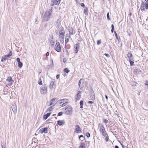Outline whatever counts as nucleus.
Returning a JSON list of instances; mask_svg holds the SVG:
<instances>
[{"label":"nucleus","instance_id":"393cba45","mask_svg":"<svg viewBox=\"0 0 148 148\" xmlns=\"http://www.w3.org/2000/svg\"><path fill=\"white\" fill-rule=\"evenodd\" d=\"M84 102L83 100H81L79 103V104L80 106V108H83V105Z\"/></svg>","mask_w":148,"mask_h":148},{"label":"nucleus","instance_id":"052dcab7","mask_svg":"<svg viewBox=\"0 0 148 148\" xmlns=\"http://www.w3.org/2000/svg\"><path fill=\"white\" fill-rule=\"evenodd\" d=\"M49 52H47V53H46V56H48L49 55Z\"/></svg>","mask_w":148,"mask_h":148},{"label":"nucleus","instance_id":"09e8293b","mask_svg":"<svg viewBox=\"0 0 148 148\" xmlns=\"http://www.w3.org/2000/svg\"><path fill=\"white\" fill-rule=\"evenodd\" d=\"M106 137L105 138V140L106 142H108V141L109 138L108 136H106Z\"/></svg>","mask_w":148,"mask_h":148},{"label":"nucleus","instance_id":"4be33fe9","mask_svg":"<svg viewBox=\"0 0 148 148\" xmlns=\"http://www.w3.org/2000/svg\"><path fill=\"white\" fill-rule=\"evenodd\" d=\"M140 70L139 69H135L134 70V73H141Z\"/></svg>","mask_w":148,"mask_h":148},{"label":"nucleus","instance_id":"f8f14e48","mask_svg":"<svg viewBox=\"0 0 148 148\" xmlns=\"http://www.w3.org/2000/svg\"><path fill=\"white\" fill-rule=\"evenodd\" d=\"M39 132L40 134L47 133V127H44L40 129L39 131Z\"/></svg>","mask_w":148,"mask_h":148},{"label":"nucleus","instance_id":"c756f323","mask_svg":"<svg viewBox=\"0 0 148 148\" xmlns=\"http://www.w3.org/2000/svg\"><path fill=\"white\" fill-rule=\"evenodd\" d=\"M111 32L112 33H113L114 32V25L113 24H112L111 25Z\"/></svg>","mask_w":148,"mask_h":148},{"label":"nucleus","instance_id":"e2e57ef3","mask_svg":"<svg viewBox=\"0 0 148 148\" xmlns=\"http://www.w3.org/2000/svg\"><path fill=\"white\" fill-rule=\"evenodd\" d=\"M105 97H106V98L107 99H108V96L106 95H105Z\"/></svg>","mask_w":148,"mask_h":148},{"label":"nucleus","instance_id":"4d7b16f0","mask_svg":"<svg viewBox=\"0 0 148 148\" xmlns=\"http://www.w3.org/2000/svg\"><path fill=\"white\" fill-rule=\"evenodd\" d=\"M145 84L146 85L148 86V81H147L145 82Z\"/></svg>","mask_w":148,"mask_h":148},{"label":"nucleus","instance_id":"cd10ccee","mask_svg":"<svg viewBox=\"0 0 148 148\" xmlns=\"http://www.w3.org/2000/svg\"><path fill=\"white\" fill-rule=\"evenodd\" d=\"M70 38H65V47L66 46V44L69 42V39Z\"/></svg>","mask_w":148,"mask_h":148},{"label":"nucleus","instance_id":"20e7f679","mask_svg":"<svg viewBox=\"0 0 148 148\" xmlns=\"http://www.w3.org/2000/svg\"><path fill=\"white\" fill-rule=\"evenodd\" d=\"M47 91V87L46 85H43L40 88V93L42 94H46Z\"/></svg>","mask_w":148,"mask_h":148},{"label":"nucleus","instance_id":"7ed1b4c3","mask_svg":"<svg viewBox=\"0 0 148 148\" xmlns=\"http://www.w3.org/2000/svg\"><path fill=\"white\" fill-rule=\"evenodd\" d=\"M68 99H64L58 100L57 102L58 103L60 104L61 106H64L68 103Z\"/></svg>","mask_w":148,"mask_h":148},{"label":"nucleus","instance_id":"1a4fd4ad","mask_svg":"<svg viewBox=\"0 0 148 148\" xmlns=\"http://www.w3.org/2000/svg\"><path fill=\"white\" fill-rule=\"evenodd\" d=\"M68 30L69 33V35H72L75 34V31L72 27H69Z\"/></svg>","mask_w":148,"mask_h":148},{"label":"nucleus","instance_id":"a18cd8bd","mask_svg":"<svg viewBox=\"0 0 148 148\" xmlns=\"http://www.w3.org/2000/svg\"><path fill=\"white\" fill-rule=\"evenodd\" d=\"M63 114V113L62 112H59L58 114V116H61Z\"/></svg>","mask_w":148,"mask_h":148},{"label":"nucleus","instance_id":"ddd939ff","mask_svg":"<svg viewBox=\"0 0 148 148\" xmlns=\"http://www.w3.org/2000/svg\"><path fill=\"white\" fill-rule=\"evenodd\" d=\"M75 132L77 133H80L81 132L80 128L78 125H76L75 126Z\"/></svg>","mask_w":148,"mask_h":148},{"label":"nucleus","instance_id":"39448f33","mask_svg":"<svg viewBox=\"0 0 148 148\" xmlns=\"http://www.w3.org/2000/svg\"><path fill=\"white\" fill-rule=\"evenodd\" d=\"M65 110V114L67 115L71 114L72 112V108L71 107L69 106L66 107Z\"/></svg>","mask_w":148,"mask_h":148},{"label":"nucleus","instance_id":"603ef678","mask_svg":"<svg viewBox=\"0 0 148 148\" xmlns=\"http://www.w3.org/2000/svg\"><path fill=\"white\" fill-rule=\"evenodd\" d=\"M16 60H17V62H18V63L20 62V58H16Z\"/></svg>","mask_w":148,"mask_h":148},{"label":"nucleus","instance_id":"8fccbe9b","mask_svg":"<svg viewBox=\"0 0 148 148\" xmlns=\"http://www.w3.org/2000/svg\"><path fill=\"white\" fill-rule=\"evenodd\" d=\"M82 79H80V80L79 81V82L78 83V85L79 86V87L80 86V85L81 84V81Z\"/></svg>","mask_w":148,"mask_h":148},{"label":"nucleus","instance_id":"ea45409f","mask_svg":"<svg viewBox=\"0 0 148 148\" xmlns=\"http://www.w3.org/2000/svg\"><path fill=\"white\" fill-rule=\"evenodd\" d=\"M103 122L105 123H107L108 122V120L105 119H103Z\"/></svg>","mask_w":148,"mask_h":148},{"label":"nucleus","instance_id":"423d86ee","mask_svg":"<svg viewBox=\"0 0 148 148\" xmlns=\"http://www.w3.org/2000/svg\"><path fill=\"white\" fill-rule=\"evenodd\" d=\"M59 37H64L65 34V31L64 28L62 27H61L59 31Z\"/></svg>","mask_w":148,"mask_h":148},{"label":"nucleus","instance_id":"79ce46f5","mask_svg":"<svg viewBox=\"0 0 148 148\" xmlns=\"http://www.w3.org/2000/svg\"><path fill=\"white\" fill-rule=\"evenodd\" d=\"M70 36L71 35H69L68 34H66V36H65V38H71Z\"/></svg>","mask_w":148,"mask_h":148},{"label":"nucleus","instance_id":"9b49d317","mask_svg":"<svg viewBox=\"0 0 148 148\" xmlns=\"http://www.w3.org/2000/svg\"><path fill=\"white\" fill-rule=\"evenodd\" d=\"M12 109L14 113L16 114L17 112V106L16 104H14L12 105Z\"/></svg>","mask_w":148,"mask_h":148},{"label":"nucleus","instance_id":"58836bf2","mask_svg":"<svg viewBox=\"0 0 148 148\" xmlns=\"http://www.w3.org/2000/svg\"><path fill=\"white\" fill-rule=\"evenodd\" d=\"M64 71L66 73H68L69 72V70L67 68H65L64 69Z\"/></svg>","mask_w":148,"mask_h":148},{"label":"nucleus","instance_id":"c03bdc74","mask_svg":"<svg viewBox=\"0 0 148 148\" xmlns=\"http://www.w3.org/2000/svg\"><path fill=\"white\" fill-rule=\"evenodd\" d=\"M56 99V98H53L51 99V102L53 103H54V101H55Z\"/></svg>","mask_w":148,"mask_h":148},{"label":"nucleus","instance_id":"4468645a","mask_svg":"<svg viewBox=\"0 0 148 148\" xmlns=\"http://www.w3.org/2000/svg\"><path fill=\"white\" fill-rule=\"evenodd\" d=\"M79 44H76L74 45L75 53H77L78 51V49L79 47Z\"/></svg>","mask_w":148,"mask_h":148},{"label":"nucleus","instance_id":"2f4dec72","mask_svg":"<svg viewBox=\"0 0 148 148\" xmlns=\"http://www.w3.org/2000/svg\"><path fill=\"white\" fill-rule=\"evenodd\" d=\"M132 60H129L130 65L131 66H132L134 65V62L133 61H132Z\"/></svg>","mask_w":148,"mask_h":148},{"label":"nucleus","instance_id":"6e6552de","mask_svg":"<svg viewBox=\"0 0 148 148\" xmlns=\"http://www.w3.org/2000/svg\"><path fill=\"white\" fill-rule=\"evenodd\" d=\"M55 49L58 52H60L61 51V48L60 43L58 42L56 43Z\"/></svg>","mask_w":148,"mask_h":148},{"label":"nucleus","instance_id":"f257e3e1","mask_svg":"<svg viewBox=\"0 0 148 148\" xmlns=\"http://www.w3.org/2000/svg\"><path fill=\"white\" fill-rule=\"evenodd\" d=\"M52 13V9H48L45 13L44 16L43 17V20L44 21H49L51 17Z\"/></svg>","mask_w":148,"mask_h":148},{"label":"nucleus","instance_id":"f3484780","mask_svg":"<svg viewBox=\"0 0 148 148\" xmlns=\"http://www.w3.org/2000/svg\"><path fill=\"white\" fill-rule=\"evenodd\" d=\"M92 91L90 93L91 96L90 97V98L92 100H94L95 99V96L94 94V92L93 91V90H92Z\"/></svg>","mask_w":148,"mask_h":148},{"label":"nucleus","instance_id":"13d9d810","mask_svg":"<svg viewBox=\"0 0 148 148\" xmlns=\"http://www.w3.org/2000/svg\"><path fill=\"white\" fill-rule=\"evenodd\" d=\"M4 57H5V58H6L7 57H10V56L9 55V54H7L4 56Z\"/></svg>","mask_w":148,"mask_h":148},{"label":"nucleus","instance_id":"dca6fc26","mask_svg":"<svg viewBox=\"0 0 148 148\" xmlns=\"http://www.w3.org/2000/svg\"><path fill=\"white\" fill-rule=\"evenodd\" d=\"M127 56L129 58V60H134V58L133 57V55L131 53L129 52L127 54Z\"/></svg>","mask_w":148,"mask_h":148},{"label":"nucleus","instance_id":"f704fd0d","mask_svg":"<svg viewBox=\"0 0 148 148\" xmlns=\"http://www.w3.org/2000/svg\"><path fill=\"white\" fill-rule=\"evenodd\" d=\"M114 32L115 35V36L116 37V40H119V38L118 37V35H117V34L116 32L115 31H114Z\"/></svg>","mask_w":148,"mask_h":148},{"label":"nucleus","instance_id":"0eeeda50","mask_svg":"<svg viewBox=\"0 0 148 148\" xmlns=\"http://www.w3.org/2000/svg\"><path fill=\"white\" fill-rule=\"evenodd\" d=\"M82 92L80 91H79L77 94L75 95V100L77 101L78 100H79L81 97V94Z\"/></svg>","mask_w":148,"mask_h":148},{"label":"nucleus","instance_id":"69168bd1","mask_svg":"<svg viewBox=\"0 0 148 148\" xmlns=\"http://www.w3.org/2000/svg\"><path fill=\"white\" fill-rule=\"evenodd\" d=\"M53 104V103L51 102V103L50 104V106H51Z\"/></svg>","mask_w":148,"mask_h":148},{"label":"nucleus","instance_id":"f03ea898","mask_svg":"<svg viewBox=\"0 0 148 148\" xmlns=\"http://www.w3.org/2000/svg\"><path fill=\"white\" fill-rule=\"evenodd\" d=\"M98 127L100 132L102 133V135L103 136L105 137L108 135L105 128L102 125L101 123H99L98 125Z\"/></svg>","mask_w":148,"mask_h":148},{"label":"nucleus","instance_id":"3c124183","mask_svg":"<svg viewBox=\"0 0 148 148\" xmlns=\"http://www.w3.org/2000/svg\"><path fill=\"white\" fill-rule=\"evenodd\" d=\"M121 144L122 145V147L123 148H128V147L125 146H124L123 145L122 143H121Z\"/></svg>","mask_w":148,"mask_h":148},{"label":"nucleus","instance_id":"a211bd4d","mask_svg":"<svg viewBox=\"0 0 148 148\" xmlns=\"http://www.w3.org/2000/svg\"><path fill=\"white\" fill-rule=\"evenodd\" d=\"M65 122L64 120H59L57 121L58 124L60 126L63 125L65 124Z\"/></svg>","mask_w":148,"mask_h":148},{"label":"nucleus","instance_id":"a878e982","mask_svg":"<svg viewBox=\"0 0 148 148\" xmlns=\"http://www.w3.org/2000/svg\"><path fill=\"white\" fill-rule=\"evenodd\" d=\"M38 83L40 85H42V82L41 79L40 77L39 78V80L38 81Z\"/></svg>","mask_w":148,"mask_h":148},{"label":"nucleus","instance_id":"6e6d98bb","mask_svg":"<svg viewBox=\"0 0 148 148\" xmlns=\"http://www.w3.org/2000/svg\"><path fill=\"white\" fill-rule=\"evenodd\" d=\"M60 75L59 74H58L56 76V78L57 79H58L59 78Z\"/></svg>","mask_w":148,"mask_h":148},{"label":"nucleus","instance_id":"412c9836","mask_svg":"<svg viewBox=\"0 0 148 148\" xmlns=\"http://www.w3.org/2000/svg\"><path fill=\"white\" fill-rule=\"evenodd\" d=\"M88 9L87 7H85L84 10V13L86 15H88Z\"/></svg>","mask_w":148,"mask_h":148},{"label":"nucleus","instance_id":"4c0bfd02","mask_svg":"<svg viewBox=\"0 0 148 148\" xmlns=\"http://www.w3.org/2000/svg\"><path fill=\"white\" fill-rule=\"evenodd\" d=\"M107 19H108V21L110 20V18L109 17V12H108L107 14Z\"/></svg>","mask_w":148,"mask_h":148},{"label":"nucleus","instance_id":"6ab92c4d","mask_svg":"<svg viewBox=\"0 0 148 148\" xmlns=\"http://www.w3.org/2000/svg\"><path fill=\"white\" fill-rule=\"evenodd\" d=\"M51 114V113H47L45 114L43 116V119L44 120H46L47 119L48 117H49Z\"/></svg>","mask_w":148,"mask_h":148},{"label":"nucleus","instance_id":"2eb2a0df","mask_svg":"<svg viewBox=\"0 0 148 148\" xmlns=\"http://www.w3.org/2000/svg\"><path fill=\"white\" fill-rule=\"evenodd\" d=\"M49 40L51 45L53 46L54 45L55 42L53 41V36L52 35L50 36Z\"/></svg>","mask_w":148,"mask_h":148},{"label":"nucleus","instance_id":"5701e85b","mask_svg":"<svg viewBox=\"0 0 148 148\" xmlns=\"http://www.w3.org/2000/svg\"><path fill=\"white\" fill-rule=\"evenodd\" d=\"M144 4L143 2H142L141 4V6L140 7V9L141 10H145V9L144 8Z\"/></svg>","mask_w":148,"mask_h":148},{"label":"nucleus","instance_id":"680f3d73","mask_svg":"<svg viewBox=\"0 0 148 148\" xmlns=\"http://www.w3.org/2000/svg\"><path fill=\"white\" fill-rule=\"evenodd\" d=\"M83 138V136L82 135H80L79 136V139H80V138Z\"/></svg>","mask_w":148,"mask_h":148},{"label":"nucleus","instance_id":"bf43d9fd","mask_svg":"<svg viewBox=\"0 0 148 148\" xmlns=\"http://www.w3.org/2000/svg\"><path fill=\"white\" fill-rule=\"evenodd\" d=\"M63 62L64 63H65L66 62V58H64L63 59Z\"/></svg>","mask_w":148,"mask_h":148},{"label":"nucleus","instance_id":"774afa93","mask_svg":"<svg viewBox=\"0 0 148 148\" xmlns=\"http://www.w3.org/2000/svg\"><path fill=\"white\" fill-rule=\"evenodd\" d=\"M51 61L52 62V63H53V60L52 59L51 60Z\"/></svg>","mask_w":148,"mask_h":148},{"label":"nucleus","instance_id":"bb28decb","mask_svg":"<svg viewBox=\"0 0 148 148\" xmlns=\"http://www.w3.org/2000/svg\"><path fill=\"white\" fill-rule=\"evenodd\" d=\"M18 67L20 68H21L23 66V63L21 62L18 63Z\"/></svg>","mask_w":148,"mask_h":148},{"label":"nucleus","instance_id":"37998d69","mask_svg":"<svg viewBox=\"0 0 148 148\" xmlns=\"http://www.w3.org/2000/svg\"><path fill=\"white\" fill-rule=\"evenodd\" d=\"M86 136L88 138H89L90 137V134L88 132H87L86 134Z\"/></svg>","mask_w":148,"mask_h":148},{"label":"nucleus","instance_id":"5fc2aeb1","mask_svg":"<svg viewBox=\"0 0 148 148\" xmlns=\"http://www.w3.org/2000/svg\"><path fill=\"white\" fill-rule=\"evenodd\" d=\"M88 103L90 104H92L94 103V102L91 101H88Z\"/></svg>","mask_w":148,"mask_h":148},{"label":"nucleus","instance_id":"7c9ffc66","mask_svg":"<svg viewBox=\"0 0 148 148\" xmlns=\"http://www.w3.org/2000/svg\"><path fill=\"white\" fill-rule=\"evenodd\" d=\"M6 60V58L4 56L2 57L1 58V61L2 62H3V61H5Z\"/></svg>","mask_w":148,"mask_h":148},{"label":"nucleus","instance_id":"473e14b6","mask_svg":"<svg viewBox=\"0 0 148 148\" xmlns=\"http://www.w3.org/2000/svg\"><path fill=\"white\" fill-rule=\"evenodd\" d=\"M1 146L2 148H5V143H2L1 144Z\"/></svg>","mask_w":148,"mask_h":148},{"label":"nucleus","instance_id":"864d4df0","mask_svg":"<svg viewBox=\"0 0 148 148\" xmlns=\"http://www.w3.org/2000/svg\"><path fill=\"white\" fill-rule=\"evenodd\" d=\"M10 56H11L12 55V51H10L9 53L8 54Z\"/></svg>","mask_w":148,"mask_h":148},{"label":"nucleus","instance_id":"e433bc0d","mask_svg":"<svg viewBox=\"0 0 148 148\" xmlns=\"http://www.w3.org/2000/svg\"><path fill=\"white\" fill-rule=\"evenodd\" d=\"M52 109V107L51 106L47 110V111L49 112V111H51Z\"/></svg>","mask_w":148,"mask_h":148},{"label":"nucleus","instance_id":"c9c22d12","mask_svg":"<svg viewBox=\"0 0 148 148\" xmlns=\"http://www.w3.org/2000/svg\"><path fill=\"white\" fill-rule=\"evenodd\" d=\"M145 6L146 9H148V2L145 3Z\"/></svg>","mask_w":148,"mask_h":148},{"label":"nucleus","instance_id":"b1692460","mask_svg":"<svg viewBox=\"0 0 148 148\" xmlns=\"http://www.w3.org/2000/svg\"><path fill=\"white\" fill-rule=\"evenodd\" d=\"M64 37H62V38L61 37H59V38L60 39V42L61 43H63L64 42Z\"/></svg>","mask_w":148,"mask_h":148},{"label":"nucleus","instance_id":"a19ab883","mask_svg":"<svg viewBox=\"0 0 148 148\" xmlns=\"http://www.w3.org/2000/svg\"><path fill=\"white\" fill-rule=\"evenodd\" d=\"M97 44L99 45L101 43V40H99L97 41Z\"/></svg>","mask_w":148,"mask_h":148},{"label":"nucleus","instance_id":"de8ad7c7","mask_svg":"<svg viewBox=\"0 0 148 148\" xmlns=\"http://www.w3.org/2000/svg\"><path fill=\"white\" fill-rule=\"evenodd\" d=\"M80 5L81 6H82V7H85L84 4L83 3H80Z\"/></svg>","mask_w":148,"mask_h":148},{"label":"nucleus","instance_id":"49530a36","mask_svg":"<svg viewBox=\"0 0 148 148\" xmlns=\"http://www.w3.org/2000/svg\"><path fill=\"white\" fill-rule=\"evenodd\" d=\"M104 55L108 58H109L110 57L109 55L107 53H105Z\"/></svg>","mask_w":148,"mask_h":148},{"label":"nucleus","instance_id":"c85d7f7f","mask_svg":"<svg viewBox=\"0 0 148 148\" xmlns=\"http://www.w3.org/2000/svg\"><path fill=\"white\" fill-rule=\"evenodd\" d=\"M7 80L9 82H11V81H12L13 80L12 79V78L11 77H8V78L7 79Z\"/></svg>","mask_w":148,"mask_h":148},{"label":"nucleus","instance_id":"338daca9","mask_svg":"<svg viewBox=\"0 0 148 148\" xmlns=\"http://www.w3.org/2000/svg\"><path fill=\"white\" fill-rule=\"evenodd\" d=\"M145 0L147 2H148V0Z\"/></svg>","mask_w":148,"mask_h":148},{"label":"nucleus","instance_id":"9d476101","mask_svg":"<svg viewBox=\"0 0 148 148\" xmlns=\"http://www.w3.org/2000/svg\"><path fill=\"white\" fill-rule=\"evenodd\" d=\"M56 87V83L53 81H52L50 82L49 85V88L51 89L53 88H55Z\"/></svg>","mask_w":148,"mask_h":148},{"label":"nucleus","instance_id":"0e129e2a","mask_svg":"<svg viewBox=\"0 0 148 148\" xmlns=\"http://www.w3.org/2000/svg\"><path fill=\"white\" fill-rule=\"evenodd\" d=\"M115 148H119V147L117 145H115Z\"/></svg>","mask_w":148,"mask_h":148},{"label":"nucleus","instance_id":"aec40b11","mask_svg":"<svg viewBox=\"0 0 148 148\" xmlns=\"http://www.w3.org/2000/svg\"><path fill=\"white\" fill-rule=\"evenodd\" d=\"M79 148H86L85 144L84 143L81 142Z\"/></svg>","mask_w":148,"mask_h":148},{"label":"nucleus","instance_id":"72a5a7b5","mask_svg":"<svg viewBox=\"0 0 148 148\" xmlns=\"http://www.w3.org/2000/svg\"><path fill=\"white\" fill-rule=\"evenodd\" d=\"M60 1V0H56L55 2V5H57L59 4Z\"/></svg>","mask_w":148,"mask_h":148}]
</instances>
